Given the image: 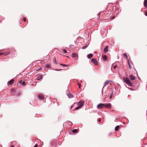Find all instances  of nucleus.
<instances>
[{
  "mask_svg": "<svg viewBox=\"0 0 147 147\" xmlns=\"http://www.w3.org/2000/svg\"><path fill=\"white\" fill-rule=\"evenodd\" d=\"M123 80L124 82L129 86H132L133 85L128 78L123 77Z\"/></svg>",
  "mask_w": 147,
  "mask_h": 147,
  "instance_id": "1",
  "label": "nucleus"
},
{
  "mask_svg": "<svg viewBox=\"0 0 147 147\" xmlns=\"http://www.w3.org/2000/svg\"><path fill=\"white\" fill-rule=\"evenodd\" d=\"M105 105V104H102V103L99 104L97 105V108L99 109H102L103 107Z\"/></svg>",
  "mask_w": 147,
  "mask_h": 147,
  "instance_id": "2",
  "label": "nucleus"
},
{
  "mask_svg": "<svg viewBox=\"0 0 147 147\" xmlns=\"http://www.w3.org/2000/svg\"><path fill=\"white\" fill-rule=\"evenodd\" d=\"M91 61L95 65H98L96 59H92L91 60Z\"/></svg>",
  "mask_w": 147,
  "mask_h": 147,
  "instance_id": "3",
  "label": "nucleus"
},
{
  "mask_svg": "<svg viewBox=\"0 0 147 147\" xmlns=\"http://www.w3.org/2000/svg\"><path fill=\"white\" fill-rule=\"evenodd\" d=\"M38 95L40 99L43 100L44 99V97L42 94H38Z\"/></svg>",
  "mask_w": 147,
  "mask_h": 147,
  "instance_id": "4",
  "label": "nucleus"
},
{
  "mask_svg": "<svg viewBox=\"0 0 147 147\" xmlns=\"http://www.w3.org/2000/svg\"><path fill=\"white\" fill-rule=\"evenodd\" d=\"M129 77L130 78V80H135L136 77L133 76V75L131 74L130 75Z\"/></svg>",
  "mask_w": 147,
  "mask_h": 147,
  "instance_id": "5",
  "label": "nucleus"
},
{
  "mask_svg": "<svg viewBox=\"0 0 147 147\" xmlns=\"http://www.w3.org/2000/svg\"><path fill=\"white\" fill-rule=\"evenodd\" d=\"M83 102L82 101H79L78 103V106L80 107L81 108L83 105Z\"/></svg>",
  "mask_w": 147,
  "mask_h": 147,
  "instance_id": "6",
  "label": "nucleus"
},
{
  "mask_svg": "<svg viewBox=\"0 0 147 147\" xmlns=\"http://www.w3.org/2000/svg\"><path fill=\"white\" fill-rule=\"evenodd\" d=\"M42 77V76L41 75H38L36 78V79L38 80H40Z\"/></svg>",
  "mask_w": 147,
  "mask_h": 147,
  "instance_id": "7",
  "label": "nucleus"
},
{
  "mask_svg": "<svg viewBox=\"0 0 147 147\" xmlns=\"http://www.w3.org/2000/svg\"><path fill=\"white\" fill-rule=\"evenodd\" d=\"M108 46H106V47L105 48V49H104V52L105 53H107V52L108 51Z\"/></svg>",
  "mask_w": 147,
  "mask_h": 147,
  "instance_id": "8",
  "label": "nucleus"
},
{
  "mask_svg": "<svg viewBox=\"0 0 147 147\" xmlns=\"http://www.w3.org/2000/svg\"><path fill=\"white\" fill-rule=\"evenodd\" d=\"M67 95L68 97L69 98H72L73 97V95L70 93H68L67 94Z\"/></svg>",
  "mask_w": 147,
  "mask_h": 147,
  "instance_id": "9",
  "label": "nucleus"
},
{
  "mask_svg": "<svg viewBox=\"0 0 147 147\" xmlns=\"http://www.w3.org/2000/svg\"><path fill=\"white\" fill-rule=\"evenodd\" d=\"M105 104V105L104 106H105V107H107V108H110L111 107V105L110 103H109L107 105L106 104Z\"/></svg>",
  "mask_w": 147,
  "mask_h": 147,
  "instance_id": "10",
  "label": "nucleus"
},
{
  "mask_svg": "<svg viewBox=\"0 0 147 147\" xmlns=\"http://www.w3.org/2000/svg\"><path fill=\"white\" fill-rule=\"evenodd\" d=\"M102 57L103 59V60L104 61H106L107 58V56L105 55H102Z\"/></svg>",
  "mask_w": 147,
  "mask_h": 147,
  "instance_id": "11",
  "label": "nucleus"
},
{
  "mask_svg": "<svg viewBox=\"0 0 147 147\" xmlns=\"http://www.w3.org/2000/svg\"><path fill=\"white\" fill-rule=\"evenodd\" d=\"M144 5L145 7L146 8L147 7V0H144Z\"/></svg>",
  "mask_w": 147,
  "mask_h": 147,
  "instance_id": "12",
  "label": "nucleus"
},
{
  "mask_svg": "<svg viewBox=\"0 0 147 147\" xmlns=\"http://www.w3.org/2000/svg\"><path fill=\"white\" fill-rule=\"evenodd\" d=\"M14 80L13 79H12L9 82V84L10 85H12L13 83Z\"/></svg>",
  "mask_w": 147,
  "mask_h": 147,
  "instance_id": "13",
  "label": "nucleus"
},
{
  "mask_svg": "<svg viewBox=\"0 0 147 147\" xmlns=\"http://www.w3.org/2000/svg\"><path fill=\"white\" fill-rule=\"evenodd\" d=\"M93 56V55L92 54L90 53L88 55V58L89 59L92 58Z\"/></svg>",
  "mask_w": 147,
  "mask_h": 147,
  "instance_id": "14",
  "label": "nucleus"
},
{
  "mask_svg": "<svg viewBox=\"0 0 147 147\" xmlns=\"http://www.w3.org/2000/svg\"><path fill=\"white\" fill-rule=\"evenodd\" d=\"M109 83V81L108 80L106 81L104 83V86L103 87H104L106 86Z\"/></svg>",
  "mask_w": 147,
  "mask_h": 147,
  "instance_id": "15",
  "label": "nucleus"
},
{
  "mask_svg": "<svg viewBox=\"0 0 147 147\" xmlns=\"http://www.w3.org/2000/svg\"><path fill=\"white\" fill-rule=\"evenodd\" d=\"M128 65L129 66V68L131 69L132 68V67H131V65L130 64V63L129 62V60H128Z\"/></svg>",
  "mask_w": 147,
  "mask_h": 147,
  "instance_id": "16",
  "label": "nucleus"
},
{
  "mask_svg": "<svg viewBox=\"0 0 147 147\" xmlns=\"http://www.w3.org/2000/svg\"><path fill=\"white\" fill-rule=\"evenodd\" d=\"M15 91H16V90H15V89H14L13 88H12L11 90V92L13 93H15Z\"/></svg>",
  "mask_w": 147,
  "mask_h": 147,
  "instance_id": "17",
  "label": "nucleus"
},
{
  "mask_svg": "<svg viewBox=\"0 0 147 147\" xmlns=\"http://www.w3.org/2000/svg\"><path fill=\"white\" fill-rule=\"evenodd\" d=\"M119 126L118 125L116 126L115 128V130L116 131H117L118 130L119 128Z\"/></svg>",
  "mask_w": 147,
  "mask_h": 147,
  "instance_id": "18",
  "label": "nucleus"
},
{
  "mask_svg": "<svg viewBox=\"0 0 147 147\" xmlns=\"http://www.w3.org/2000/svg\"><path fill=\"white\" fill-rule=\"evenodd\" d=\"M51 145L52 146H55L56 144L55 142H51Z\"/></svg>",
  "mask_w": 147,
  "mask_h": 147,
  "instance_id": "19",
  "label": "nucleus"
},
{
  "mask_svg": "<svg viewBox=\"0 0 147 147\" xmlns=\"http://www.w3.org/2000/svg\"><path fill=\"white\" fill-rule=\"evenodd\" d=\"M123 56L124 58H126V59L127 58V56L126 53H125L123 54Z\"/></svg>",
  "mask_w": 147,
  "mask_h": 147,
  "instance_id": "20",
  "label": "nucleus"
},
{
  "mask_svg": "<svg viewBox=\"0 0 147 147\" xmlns=\"http://www.w3.org/2000/svg\"><path fill=\"white\" fill-rule=\"evenodd\" d=\"M77 56V54L75 53H73L72 54V57H75Z\"/></svg>",
  "mask_w": 147,
  "mask_h": 147,
  "instance_id": "21",
  "label": "nucleus"
},
{
  "mask_svg": "<svg viewBox=\"0 0 147 147\" xmlns=\"http://www.w3.org/2000/svg\"><path fill=\"white\" fill-rule=\"evenodd\" d=\"M46 66L47 68H49L51 66L50 65L48 64H46Z\"/></svg>",
  "mask_w": 147,
  "mask_h": 147,
  "instance_id": "22",
  "label": "nucleus"
},
{
  "mask_svg": "<svg viewBox=\"0 0 147 147\" xmlns=\"http://www.w3.org/2000/svg\"><path fill=\"white\" fill-rule=\"evenodd\" d=\"M62 50L63 51V53H66L67 52H68L65 49H63V50Z\"/></svg>",
  "mask_w": 147,
  "mask_h": 147,
  "instance_id": "23",
  "label": "nucleus"
},
{
  "mask_svg": "<svg viewBox=\"0 0 147 147\" xmlns=\"http://www.w3.org/2000/svg\"><path fill=\"white\" fill-rule=\"evenodd\" d=\"M77 129H74L72 130V132L73 133H76L77 132Z\"/></svg>",
  "mask_w": 147,
  "mask_h": 147,
  "instance_id": "24",
  "label": "nucleus"
},
{
  "mask_svg": "<svg viewBox=\"0 0 147 147\" xmlns=\"http://www.w3.org/2000/svg\"><path fill=\"white\" fill-rule=\"evenodd\" d=\"M53 61H54V63H55V64H57V62H56V59L55 58H54V59H53Z\"/></svg>",
  "mask_w": 147,
  "mask_h": 147,
  "instance_id": "25",
  "label": "nucleus"
},
{
  "mask_svg": "<svg viewBox=\"0 0 147 147\" xmlns=\"http://www.w3.org/2000/svg\"><path fill=\"white\" fill-rule=\"evenodd\" d=\"M80 107L78 106L75 109V110H77L80 108Z\"/></svg>",
  "mask_w": 147,
  "mask_h": 147,
  "instance_id": "26",
  "label": "nucleus"
},
{
  "mask_svg": "<svg viewBox=\"0 0 147 147\" xmlns=\"http://www.w3.org/2000/svg\"><path fill=\"white\" fill-rule=\"evenodd\" d=\"M113 92H112L111 93V94L110 96V99L111 98L112 96L113 95Z\"/></svg>",
  "mask_w": 147,
  "mask_h": 147,
  "instance_id": "27",
  "label": "nucleus"
},
{
  "mask_svg": "<svg viewBox=\"0 0 147 147\" xmlns=\"http://www.w3.org/2000/svg\"><path fill=\"white\" fill-rule=\"evenodd\" d=\"M87 46H84L82 48V49H85L86 48H87Z\"/></svg>",
  "mask_w": 147,
  "mask_h": 147,
  "instance_id": "28",
  "label": "nucleus"
},
{
  "mask_svg": "<svg viewBox=\"0 0 147 147\" xmlns=\"http://www.w3.org/2000/svg\"><path fill=\"white\" fill-rule=\"evenodd\" d=\"M26 83L24 81H23L22 82V85H26Z\"/></svg>",
  "mask_w": 147,
  "mask_h": 147,
  "instance_id": "29",
  "label": "nucleus"
},
{
  "mask_svg": "<svg viewBox=\"0 0 147 147\" xmlns=\"http://www.w3.org/2000/svg\"><path fill=\"white\" fill-rule=\"evenodd\" d=\"M105 94H106V95H105V96H107V95L108 94L107 92H105Z\"/></svg>",
  "mask_w": 147,
  "mask_h": 147,
  "instance_id": "30",
  "label": "nucleus"
},
{
  "mask_svg": "<svg viewBox=\"0 0 147 147\" xmlns=\"http://www.w3.org/2000/svg\"><path fill=\"white\" fill-rule=\"evenodd\" d=\"M78 86L79 88H80V87H81V86L80 84H78Z\"/></svg>",
  "mask_w": 147,
  "mask_h": 147,
  "instance_id": "31",
  "label": "nucleus"
},
{
  "mask_svg": "<svg viewBox=\"0 0 147 147\" xmlns=\"http://www.w3.org/2000/svg\"><path fill=\"white\" fill-rule=\"evenodd\" d=\"M60 65L63 66H67V65L65 64H61Z\"/></svg>",
  "mask_w": 147,
  "mask_h": 147,
  "instance_id": "32",
  "label": "nucleus"
},
{
  "mask_svg": "<svg viewBox=\"0 0 147 147\" xmlns=\"http://www.w3.org/2000/svg\"><path fill=\"white\" fill-rule=\"evenodd\" d=\"M101 119H99L98 120V121L99 122H101Z\"/></svg>",
  "mask_w": 147,
  "mask_h": 147,
  "instance_id": "33",
  "label": "nucleus"
},
{
  "mask_svg": "<svg viewBox=\"0 0 147 147\" xmlns=\"http://www.w3.org/2000/svg\"><path fill=\"white\" fill-rule=\"evenodd\" d=\"M23 20L25 22L26 21V19L25 18H24L23 19Z\"/></svg>",
  "mask_w": 147,
  "mask_h": 147,
  "instance_id": "34",
  "label": "nucleus"
},
{
  "mask_svg": "<svg viewBox=\"0 0 147 147\" xmlns=\"http://www.w3.org/2000/svg\"><path fill=\"white\" fill-rule=\"evenodd\" d=\"M116 67V65H115V66H114L113 67V68L114 69H115Z\"/></svg>",
  "mask_w": 147,
  "mask_h": 147,
  "instance_id": "35",
  "label": "nucleus"
},
{
  "mask_svg": "<svg viewBox=\"0 0 147 147\" xmlns=\"http://www.w3.org/2000/svg\"><path fill=\"white\" fill-rule=\"evenodd\" d=\"M3 54V53H0V55H1Z\"/></svg>",
  "mask_w": 147,
  "mask_h": 147,
  "instance_id": "36",
  "label": "nucleus"
},
{
  "mask_svg": "<svg viewBox=\"0 0 147 147\" xmlns=\"http://www.w3.org/2000/svg\"><path fill=\"white\" fill-rule=\"evenodd\" d=\"M73 105H71V108H70V109H71L72 108V107H73Z\"/></svg>",
  "mask_w": 147,
  "mask_h": 147,
  "instance_id": "37",
  "label": "nucleus"
},
{
  "mask_svg": "<svg viewBox=\"0 0 147 147\" xmlns=\"http://www.w3.org/2000/svg\"><path fill=\"white\" fill-rule=\"evenodd\" d=\"M10 147H14V146L13 145H12Z\"/></svg>",
  "mask_w": 147,
  "mask_h": 147,
  "instance_id": "38",
  "label": "nucleus"
},
{
  "mask_svg": "<svg viewBox=\"0 0 147 147\" xmlns=\"http://www.w3.org/2000/svg\"><path fill=\"white\" fill-rule=\"evenodd\" d=\"M67 51V52H67V53H69V52H70L68 50Z\"/></svg>",
  "mask_w": 147,
  "mask_h": 147,
  "instance_id": "39",
  "label": "nucleus"
},
{
  "mask_svg": "<svg viewBox=\"0 0 147 147\" xmlns=\"http://www.w3.org/2000/svg\"><path fill=\"white\" fill-rule=\"evenodd\" d=\"M145 15L147 16V11Z\"/></svg>",
  "mask_w": 147,
  "mask_h": 147,
  "instance_id": "40",
  "label": "nucleus"
},
{
  "mask_svg": "<svg viewBox=\"0 0 147 147\" xmlns=\"http://www.w3.org/2000/svg\"><path fill=\"white\" fill-rule=\"evenodd\" d=\"M129 89L131 90H133V89L132 88H129Z\"/></svg>",
  "mask_w": 147,
  "mask_h": 147,
  "instance_id": "41",
  "label": "nucleus"
}]
</instances>
